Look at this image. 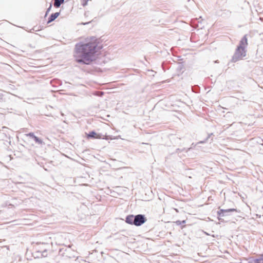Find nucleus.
Wrapping results in <instances>:
<instances>
[{"label":"nucleus","instance_id":"f257e3e1","mask_svg":"<svg viewBox=\"0 0 263 263\" xmlns=\"http://www.w3.org/2000/svg\"><path fill=\"white\" fill-rule=\"evenodd\" d=\"M99 48L96 40L83 45V63L88 64L95 60Z\"/></svg>","mask_w":263,"mask_h":263},{"label":"nucleus","instance_id":"f03ea898","mask_svg":"<svg viewBox=\"0 0 263 263\" xmlns=\"http://www.w3.org/2000/svg\"><path fill=\"white\" fill-rule=\"evenodd\" d=\"M45 243L41 242H36L32 243V251L35 252L42 253L46 251L45 248Z\"/></svg>","mask_w":263,"mask_h":263},{"label":"nucleus","instance_id":"7ed1b4c3","mask_svg":"<svg viewBox=\"0 0 263 263\" xmlns=\"http://www.w3.org/2000/svg\"><path fill=\"white\" fill-rule=\"evenodd\" d=\"M146 221V218L144 215L139 214L135 216L134 225L136 226H140L145 222Z\"/></svg>","mask_w":263,"mask_h":263},{"label":"nucleus","instance_id":"20e7f679","mask_svg":"<svg viewBox=\"0 0 263 263\" xmlns=\"http://www.w3.org/2000/svg\"><path fill=\"white\" fill-rule=\"evenodd\" d=\"M235 55L238 59H241L246 56L245 48L241 47V46H238L235 52Z\"/></svg>","mask_w":263,"mask_h":263},{"label":"nucleus","instance_id":"39448f33","mask_svg":"<svg viewBox=\"0 0 263 263\" xmlns=\"http://www.w3.org/2000/svg\"><path fill=\"white\" fill-rule=\"evenodd\" d=\"M86 136L87 139H100L101 138V136L100 134H97L95 132H91L89 134H86Z\"/></svg>","mask_w":263,"mask_h":263},{"label":"nucleus","instance_id":"423d86ee","mask_svg":"<svg viewBox=\"0 0 263 263\" xmlns=\"http://www.w3.org/2000/svg\"><path fill=\"white\" fill-rule=\"evenodd\" d=\"M125 221L129 224H134L135 217L133 215H128L126 217Z\"/></svg>","mask_w":263,"mask_h":263},{"label":"nucleus","instance_id":"0eeeda50","mask_svg":"<svg viewBox=\"0 0 263 263\" xmlns=\"http://www.w3.org/2000/svg\"><path fill=\"white\" fill-rule=\"evenodd\" d=\"M248 45V40L247 36H244L240 42L239 45L238 46H241V47L246 48Z\"/></svg>","mask_w":263,"mask_h":263},{"label":"nucleus","instance_id":"6e6552de","mask_svg":"<svg viewBox=\"0 0 263 263\" xmlns=\"http://www.w3.org/2000/svg\"><path fill=\"white\" fill-rule=\"evenodd\" d=\"M59 14H60L59 12H56V13L52 14L49 18L48 23H49L52 22L53 21H54L56 18H57L59 16Z\"/></svg>","mask_w":263,"mask_h":263},{"label":"nucleus","instance_id":"1a4fd4ad","mask_svg":"<svg viewBox=\"0 0 263 263\" xmlns=\"http://www.w3.org/2000/svg\"><path fill=\"white\" fill-rule=\"evenodd\" d=\"M54 6L56 8H58L60 5L64 3V0H54Z\"/></svg>","mask_w":263,"mask_h":263},{"label":"nucleus","instance_id":"9d476101","mask_svg":"<svg viewBox=\"0 0 263 263\" xmlns=\"http://www.w3.org/2000/svg\"><path fill=\"white\" fill-rule=\"evenodd\" d=\"M249 263H263V254L261 255V257L255 259L253 262H250Z\"/></svg>","mask_w":263,"mask_h":263},{"label":"nucleus","instance_id":"9b49d317","mask_svg":"<svg viewBox=\"0 0 263 263\" xmlns=\"http://www.w3.org/2000/svg\"><path fill=\"white\" fill-rule=\"evenodd\" d=\"M237 212V210L235 209H227V210L221 209V210H220V211L219 212V214L223 213L224 212Z\"/></svg>","mask_w":263,"mask_h":263},{"label":"nucleus","instance_id":"f8f14e48","mask_svg":"<svg viewBox=\"0 0 263 263\" xmlns=\"http://www.w3.org/2000/svg\"><path fill=\"white\" fill-rule=\"evenodd\" d=\"M34 141L37 143H39V144H42L43 143V141L41 139H40L38 137H37L36 136H35L33 138Z\"/></svg>","mask_w":263,"mask_h":263},{"label":"nucleus","instance_id":"ddd939ff","mask_svg":"<svg viewBox=\"0 0 263 263\" xmlns=\"http://www.w3.org/2000/svg\"><path fill=\"white\" fill-rule=\"evenodd\" d=\"M81 45H77L76 46V52L77 53H79L80 52V49H79V47H81Z\"/></svg>","mask_w":263,"mask_h":263},{"label":"nucleus","instance_id":"4468645a","mask_svg":"<svg viewBox=\"0 0 263 263\" xmlns=\"http://www.w3.org/2000/svg\"><path fill=\"white\" fill-rule=\"evenodd\" d=\"M28 136H30L31 137H32L33 138H34V137H35V136L34 135V134L32 133H29L28 135H27Z\"/></svg>","mask_w":263,"mask_h":263},{"label":"nucleus","instance_id":"2eb2a0df","mask_svg":"<svg viewBox=\"0 0 263 263\" xmlns=\"http://www.w3.org/2000/svg\"><path fill=\"white\" fill-rule=\"evenodd\" d=\"M176 223H177V224H180V223H181L180 221H176Z\"/></svg>","mask_w":263,"mask_h":263},{"label":"nucleus","instance_id":"dca6fc26","mask_svg":"<svg viewBox=\"0 0 263 263\" xmlns=\"http://www.w3.org/2000/svg\"><path fill=\"white\" fill-rule=\"evenodd\" d=\"M78 62H81V61H82V59H78Z\"/></svg>","mask_w":263,"mask_h":263}]
</instances>
